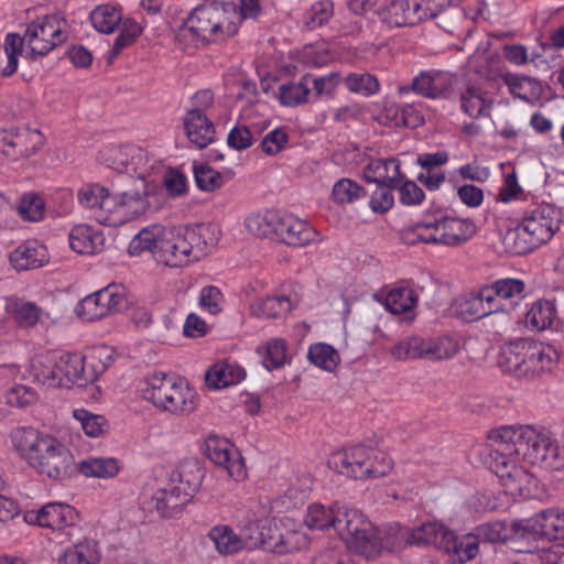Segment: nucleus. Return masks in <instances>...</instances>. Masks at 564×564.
Returning <instances> with one entry per match:
<instances>
[{
    "label": "nucleus",
    "mask_w": 564,
    "mask_h": 564,
    "mask_svg": "<svg viewBox=\"0 0 564 564\" xmlns=\"http://www.w3.org/2000/svg\"><path fill=\"white\" fill-rule=\"evenodd\" d=\"M558 352L551 345L531 338H517L501 348L498 365L518 379L534 381L551 375L558 365Z\"/></svg>",
    "instance_id": "obj_1"
},
{
    "label": "nucleus",
    "mask_w": 564,
    "mask_h": 564,
    "mask_svg": "<svg viewBox=\"0 0 564 564\" xmlns=\"http://www.w3.org/2000/svg\"><path fill=\"white\" fill-rule=\"evenodd\" d=\"M562 224V213L551 204H541L525 212L514 228L503 237L506 249L513 254H525L549 242Z\"/></svg>",
    "instance_id": "obj_2"
},
{
    "label": "nucleus",
    "mask_w": 564,
    "mask_h": 564,
    "mask_svg": "<svg viewBox=\"0 0 564 564\" xmlns=\"http://www.w3.org/2000/svg\"><path fill=\"white\" fill-rule=\"evenodd\" d=\"M477 231L470 218L447 216L443 210L426 212L423 219L405 229L402 239L406 245L417 242L456 247L470 240Z\"/></svg>",
    "instance_id": "obj_3"
},
{
    "label": "nucleus",
    "mask_w": 564,
    "mask_h": 564,
    "mask_svg": "<svg viewBox=\"0 0 564 564\" xmlns=\"http://www.w3.org/2000/svg\"><path fill=\"white\" fill-rule=\"evenodd\" d=\"M393 465L387 453L365 445L345 448L328 459V466L338 474L362 481L389 475Z\"/></svg>",
    "instance_id": "obj_4"
},
{
    "label": "nucleus",
    "mask_w": 564,
    "mask_h": 564,
    "mask_svg": "<svg viewBox=\"0 0 564 564\" xmlns=\"http://www.w3.org/2000/svg\"><path fill=\"white\" fill-rule=\"evenodd\" d=\"M490 447L502 455H516L518 460L538 465L550 436L532 426H500L488 433Z\"/></svg>",
    "instance_id": "obj_5"
},
{
    "label": "nucleus",
    "mask_w": 564,
    "mask_h": 564,
    "mask_svg": "<svg viewBox=\"0 0 564 564\" xmlns=\"http://www.w3.org/2000/svg\"><path fill=\"white\" fill-rule=\"evenodd\" d=\"M246 227L258 237L274 236L292 247H304L318 239V232L308 223L291 214L267 212L253 215L246 219Z\"/></svg>",
    "instance_id": "obj_6"
},
{
    "label": "nucleus",
    "mask_w": 564,
    "mask_h": 564,
    "mask_svg": "<svg viewBox=\"0 0 564 564\" xmlns=\"http://www.w3.org/2000/svg\"><path fill=\"white\" fill-rule=\"evenodd\" d=\"M204 227L198 228H167L161 239L156 251V261L167 267L178 268L191 262V254L195 249L203 252L206 241H200Z\"/></svg>",
    "instance_id": "obj_7"
},
{
    "label": "nucleus",
    "mask_w": 564,
    "mask_h": 564,
    "mask_svg": "<svg viewBox=\"0 0 564 564\" xmlns=\"http://www.w3.org/2000/svg\"><path fill=\"white\" fill-rule=\"evenodd\" d=\"M371 529V523L360 511L340 505L337 511V521H335V531L348 546L367 555L373 553L377 550V544Z\"/></svg>",
    "instance_id": "obj_8"
},
{
    "label": "nucleus",
    "mask_w": 564,
    "mask_h": 564,
    "mask_svg": "<svg viewBox=\"0 0 564 564\" xmlns=\"http://www.w3.org/2000/svg\"><path fill=\"white\" fill-rule=\"evenodd\" d=\"M66 21L57 14H47L31 22L22 39L33 55L44 56L66 40Z\"/></svg>",
    "instance_id": "obj_9"
},
{
    "label": "nucleus",
    "mask_w": 564,
    "mask_h": 564,
    "mask_svg": "<svg viewBox=\"0 0 564 564\" xmlns=\"http://www.w3.org/2000/svg\"><path fill=\"white\" fill-rule=\"evenodd\" d=\"M127 304L123 286L109 284L87 296L76 305L78 317L94 322L120 312Z\"/></svg>",
    "instance_id": "obj_10"
},
{
    "label": "nucleus",
    "mask_w": 564,
    "mask_h": 564,
    "mask_svg": "<svg viewBox=\"0 0 564 564\" xmlns=\"http://www.w3.org/2000/svg\"><path fill=\"white\" fill-rule=\"evenodd\" d=\"M490 468L499 477L501 485L511 495H523L529 491L534 477L524 467L519 466L516 455H502L491 447Z\"/></svg>",
    "instance_id": "obj_11"
},
{
    "label": "nucleus",
    "mask_w": 564,
    "mask_h": 564,
    "mask_svg": "<svg viewBox=\"0 0 564 564\" xmlns=\"http://www.w3.org/2000/svg\"><path fill=\"white\" fill-rule=\"evenodd\" d=\"M215 7L212 3L197 6L183 21L176 33L180 42L202 40L218 43L219 33L214 28L216 15Z\"/></svg>",
    "instance_id": "obj_12"
},
{
    "label": "nucleus",
    "mask_w": 564,
    "mask_h": 564,
    "mask_svg": "<svg viewBox=\"0 0 564 564\" xmlns=\"http://www.w3.org/2000/svg\"><path fill=\"white\" fill-rule=\"evenodd\" d=\"M455 76L443 70H423L412 79L411 86L400 88V93L415 94L430 99L449 98L453 94Z\"/></svg>",
    "instance_id": "obj_13"
},
{
    "label": "nucleus",
    "mask_w": 564,
    "mask_h": 564,
    "mask_svg": "<svg viewBox=\"0 0 564 564\" xmlns=\"http://www.w3.org/2000/svg\"><path fill=\"white\" fill-rule=\"evenodd\" d=\"M206 453L208 458L221 466L235 480H241L246 476L245 463L239 451L228 440L210 435L206 440Z\"/></svg>",
    "instance_id": "obj_14"
},
{
    "label": "nucleus",
    "mask_w": 564,
    "mask_h": 564,
    "mask_svg": "<svg viewBox=\"0 0 564 564\" xmlns=\"http://www.w3.org/2000/svg\"><path fill=\"white\" fill-rule=\"evenodd\" d=\"M40 458L33 463L32 468L41 475L55 480L66 478L73 469L74 458L72 453L56 438L48 445Z\"/></svg>",
    "instance_id": "obj_15"
},
{
    "label": "nucleus",
    "mask_w": 564,
    "mask_h": 564,
    "mask_svg": "<svg viewBox=\"0 0 564 564\" xmlns=\"http://www.w3.org/2000/svg\"><path fill=\"white\" fill-rule=\"evenodd\" d=\"M76 514L73 507L66 503L50 502L39 510H29L24 513V521L31 525H39L52 530H62L72 525Z\"/></svg>",
    "instance_id": "obj_16"
},
{
    "label": "nucleus",
    "mask_w": 564,
    "mask_h": 564,
    "mask_svg": "<svg viewBox=\"0 0 564 564\" xmlns=\"http://www.w3.org/2000/svg\"><path fill=\"white\" fill-rule=\"evenodd\" d=\"M188 503L170 482L166 487L158 489L149 499L143 501V508L149 512H156L160 518L172 519L178 517Z\"/></svg>",
    "instance_id": "obj_17"
},
{
    "label": "nucleus",
    "mask_w": 564,
    "mask_h": 564,
    "mask_svg": "<svg viewBox=\"0 0 564 564\" xmlns=\"http://www.w3.org/2000/svg\"><path fill=\"white\" fill-rule=\"evenodd\" d=\"M205 477V469L196 459L184 460L176 469L170 474V484L180 494L188 498V502L198 491Z\"/></svg>",
    "instance_id": "obj_18"
},
{
    "label": "nucleus",
    "mask_w": 564,
    "mask_h": 564,
    "mask_svg": "<svg viewBox=\"0 0 564 564\" xmlns=\"http://www.w3.org/2000/svg\"><path fill=\"white\" fill-rule=\"evenodd\" d=\"M47 249L37 240H26L20 243L9 254V262L15 271L39 269L48 263Z\"/></svg>",
    "instance_id": "obj_19"
},
{
    "label": "nucleus",
    "mask_w": 564,
    "mask_h": 564,
    "mask_svg": "<svg viewBox=\"0 0 564 564\" xmlns=\"http://www.w3.org/2000/svg\"><path fill=\"white\" fill-rule=\"evenodd\" d=\"M240 539L242 540L243 549L253 550L263 547L272 550L278 553H289L295 550L294 545H288V540L282 536L280 541H273L272 536L264 533V525L262 521H249L241 528Z\"/></svg>",
    "instance_id": "obj_20"
},
{
    "label": "nucleus",
    "mask_w": 564,
    "mask_h": 564,
    "mask_svg": "<svg viewBox=\"0 0 564 564\" xmlns=\"http://www.w3.org/2000/svg\"><path fill=\"white\" fill-rule=\"evenodd\" d=\"M183 123L188 141L198 149H204L214 141L215 126L207 113L187 110Z\"/></svg>",
    "instance_id": "obj_21"
},
{
    "label": "nucleus",
    "mask_w": 564,
    "mask_h": 564,
    "mask_svg": "<svg viewBox=\"0 0 564 564\" xmlns=\"http://www.w3.org/2000/svg\"><path fill=\"white\" fill-rule=\"evenodd\" d=\"M246 377L245 369L236 361L226 359L217 361L205 375L206 384L213 389H223L235 386Z\"/></svg>",
    "instance_id": "obj_22"
},
{
    "label": "nucleus",
    "mask_w": 564,
    "mask_h": 564,
    "mask_svg": "<svg viewBox=\"0 0 564 564\" xmlns=\"http://www.w3.org/2000/svg\"><path fill=\"white\" fill-rule=\"evenodd\" d=\"M400 166V161L393 158L371 160L365 167L364 175L368 183L398 186L404 178Z\"/></svg>",
    "instance_id": "obj_23"
},
{
    "label": "nucleus",
    "mask_w": 564,
    "mask_h": 564,
    "mask_svg": "<svg viewBox=\"0 0 564 564\" xmlns=\"http://www.w3.org/2000/svg\"><path fill=\"white\" fill-rule=\"evenodd\" d=\"M454 564H463L475 558L479 552V541L475 534L457 536L449 530L443 549Z\"/></svg>",
    "instance_id": "obj_24"
},
{
    "label": "nucleus",
    "mask_w": 564,
    "mask_h": 564,
    "mask_svg": "<svg viewBox=\"0 0 564 564\" xmlns=\"http://www.w3.org/2000/svg\"><path fill=\"white\" fill-rule=\"evenodd\" d=\"M172 391L161 410L175 415H186L195 411L198 395L184 379L180 378Z\"/></svg>",
    "instance_id": "obj_25"
},
{
    "label": "nucleus",
    "mask_w": 564,
    "mask_h": 564,
    "mask_svg": "<svg viewBox=\"0 0 564 564\" xmlns=\"http://www.w3.org/2000/svg\"><path fill=\"white\" fill-rule=\"evenodd\" d=\"M57 379L61 381L58 387H68L69 384L85 386L84 372L85 360L80 354H56Z\"/></svg>",
    "instance_id": "obj_26"
},
{
    "label": "nucleus",
    "mask_w": 564,
    "mask_h": 564,
    "mask_svg": "<svg viewBox=\"0 0 564 564\" xmlns=\"http://www.w3.org/2000/svg\"><path fill=\"white\" fill-rule=\"evenodd\" d=\"M178 380L180 377L174 373L153 372L147 379L143 398L151 401L155 408L161 409Z\"/></svg>",
    "instance_id": "obj_27"
},
{
    "label": "nucleus",
    "mask_w": 564,
    "mask_h": 564,
    "mask_svg": "<svg viewBox=\"0 0 564 564\" xmlns=\"http://www.w3.org/2000/svg\"><path fill=\"white\" fill-rule=\"evenodd\" d=\"M212 6L215 7V24L217 30L218 42L226 41L236 35L239 31L241 22L236 12V3L234 1H213Z\"/></svg>",
    "instance_id": "obj_28"
},
{
    "label": "nucleus",
    "mask_w": 564,
    "mask_h": 564,
    "mask_svg": "<svg viewBox=\"0 0 564 564\" xmlns=\"http://www.w3.org/2000/svg\"><path fill=\"white\" fill-rule=\"evenodd\" d=\"M492 99L481 87L468 86L460 94V109L473 119L489 117Z\"/></svg>",
    "instance_id": "obj_29"
},
{
    "label": "nucleus",
    "mask_w": 564,
    "mask_h": 564,
    "mask_svg": "<svg viewBox=\"0 0 564 564\" xmlns=\"http://www.w3.org/2000/svg\"><path fill=\"white\" fill-rule=\"evenodd\" d=\"M378 17L383 23L394 28L417 23V18L412 10L411 0H392L383 7L380 6Z\"/></svg>",
    "instance_id": "obj_30"
},
{
    "label": "nucleus",
    "mask_w": 564,
    "mask_h": 564,
    "mask_svg": "<svg viewBox=\"0 0 564 564\" xmlns=\"http://www.w3.org/2000/svg\"><path fill=\"white\" fill-rule=\"evenodd\" d=\"M100 553L94 540H83L67 546L57 558V564H99Z\"/></svg>",
    "instance_id": "obj_31"
},
{
    "label": "nucleus",
    "mask_w": 564,
    "mask_h": 564,
    "mask_svg": "<svg viewBox=\"0 0 564 564\" xmlns=\"http://www.w3.org/2000/svg\"><path fill=\"white\" fill-rule=\"evenodd\" d=\"M69 247L79 254H94L101 250L104 237L88 225H77L69 232Z\"/></svg>",
    "instance_id": "obj_32"
},
{
    "label": "nucleus",
    "mask_w": 564,
    "mask_h": 564,
    "mask_svg": "<svg viewBox=\"0 0 564 564\" xmlns=\"http://www.w3.org/2000/svg\"><path fill=\"white\" fill-rule=\"evenodd\" d=\"M448 532L449 530L441 523L426 522L409 532L406 542L419 546L434 545L442 551Z\"/></svg>",
    "instance_id": "obj_33"
},
{
    "label": "nucleus",
    "mask_w": 564,
    "mask_h": 564,
    "mask_svg": "<svg viewBox=\"0 0 564 564\" xmlns=\"http://www.w3.org/2000/svg\"><path fill=\"white\" fill-rule=\"evenodd\" d=\"M82 359L85 360L84 381L87 384L96 381L112 364V350L107 346H96L82 355Z\"/></svg>",
    "instance_id": "obj_34"
},
{
    "label": "nucleus",
    "mask_w": 564,
    "mask_h": 564,
    "mask_svg": "<svg viewBox=\"0 0 564 564\" xmlns=\"http://www.w3.org/2000/svg\"><path fill=\"white\" fill-rule=\"evenodd\" d=\"M535 516L539 522H529V528L534 530L535 525L547 540L564 539V509L550 508Z\"/></svg>",
    "instance_id": "obj_35"
},
{
    "label": "nucleus",
    "mask_w": 564,
    "mask_h": 564,
    "mask_svg": "<svg viewBox=\"0 0 564 564\" xmlns=\"http://www.w3.org/2000/svg\"><path fill=\"white\" fill-rule=\"evenodd\" d=\"M55 352L37 355L31 359L30 376L33 381L48 386L58 387L61 381L57 379Z\"/></svg>",
    "instance_id": "obj_36"
},
{
    "label": "nucleus",
    "mask_w": 564,
    "mask_h": 564,
    "mask_svg": "<svg viewBox=\"0 0 564 564\" xmlns=\"http://www.w3.org/2000/svg\"><path fill=\"white\" fill-rule=\"evenodd\" d=\"M503 80L514 97L527 102L534 104L542 96V86L534 78L524 75L507 74Z\"/></svg>",
    "instance_id": "obj_37"
},
{
    "label": "nucleus",
    "mask_w": 564,
    "mask_h": 564,
    "mask_svg": "<svg viewBox=\"0 0 564 564\" xmlns=\"http://www.w3.org/2000/svg\"><path fill=\"white\" fill-rule=\"evenodd\" d=\"M538 521L536 516L521 520L519 522H513L511 525V535L510 540H513L516 543H527L525 547H517V552L520 553H534L539 550V540L544 539L542 532L539 528L534 525V530L529 528V522Z\"/></svg>",
    "instance_id": "obj_38"
},
{
    "label": "nucleus",
    "mask_w": 564,
    "mask_h": 564,
    "mask_svg": "<svg viewBox=\"0 0 564 564\" xmlns=\"http://www.w3.org/2000/svg\"><path fill=\"white\" fill-rule=\"evenodd\" d=\"M417 301L419 295L415 290L410 286H398L387 294L384 306L392 314L400 315L412 312Z\"/></svg>",
    "instance_id": "obj_39"
},
{
    "label": "nucleus",
    "mask_w": 564,
    "mask_h": 564,
    "mask_svg": "<svg viewBox=\"0 0 564 564\" xmlns=\"http://www.w3.org/2000/svg\"><path fill=\"white\" fill-rule=\"evenodd\" d=\"M167 228L161 225H153L142 229L130 242L129 252L138 254L142 251H151L156 259V251L161 239L164 238Z\"/></svg>",
    "instance_id": "obj_40"
},
{
    "label": "nucleus",
    "mask_w": 564,
    "mask_h": 564,
    "mask_svg": "<svg viewBox=\"0 0 564 564\" xmlns=\"http://www.w3.org/2000/svg\"><path fill=\"white\" fill-rule=\"evenodd\" d=\"M149 206L145 195L139 192L119 194V225L131 221L145 213Z\"/></svg>",
    "instance_id": "obj_41"
},
{
    "label": "nucleus",
    "mask_w": 564,
    "mask_h": 564,
    "mask_svg": "<svg viewBox=\"0 0 564 564\" xmlns=\"http://www.w3.org/2000/svg\"><path fill=\"white\" fill-rule=\"evenodd\" d=\"M90 22L99 33L110 34L119 26L122 20V12L119 8L100 4L89 15Z\"/></svg>",
    "instance_id": "obj_42"
},
{
    "label": "nucleus",
    "mask_w": 564,
    "mask_h": 564,
    "mask_svg": "<svg viewBox=\"0 0 564 564\" xmlns=\"http://www.w3.org/2000/svg\"><path fill=\"white\" fill-rule=\"evenodd\" d=\"M556 315L555 305L546 300H538L525 315V323L532 330L541 332L552 326Z\"/></svg>",
    "instance_id": "obj_43"
},
{
    "label": "nucleus",
    "mask_w": 564,
    "mask_h": 564,
    "mask_svg": "<svg viewBox=\"0 0 564 564\" xmlns=\"http://www.w3.org/2000/svg\"><path fill=\"white\" fill-rule=\"evenodd\" d=\"M208 538L215 544L216 550L223 555L235 554L243 550L240 535L236 534L228 525H216L212 528Z\"/></svg>",
    "instance_id": "obj_44"
},
{
    "label": "nucleus",
    "mask_w": 564,
    "mask_h": 564,
    "mask_svg": "<svg viewBox=\"0 0 564 564\" xmlns=\"http://www.w3.org/2000/svg\"><path fill=\"white\" fill-rule=\"evenodd\" d=\"M78 470L86 477L111 478L119 470V462L113 457H89L78 465Z\"/></svg>",
    "instance_id": "obj_45"
},
{
    "label": "nucleus",
    "mask_w": 564,
    "mask_h": 564,
    "mask_svg": "<svg viewBox=\"0 0 564 564\" xmlns=\"http://www.w3.org/2000/svg\"><path fill=\"white\" fill-rule=\"evenodd\" d=\"M340 505L334 503L326 508L321 503H312L307 508L305 524L310 529L326 530L333 528L335 530V521H337V511Z\"/></svg>",
    "instance_id": "obj_46"
},
{
    "label": "nucleus",
    "mask_w": 564,
    "mask_h": 564,
    "mask_svg": "<svg viewBox=\"0 0 564 564\" xmlns=\"http://www.w3.org/2000/svg\"><path fill=\"white\" fill-rule=\"evenodd\" d=\"M254 313L264 318H280L292 310L289 296L283 294L270 295L260 299L253 306Z\"/></svg>",
    "instance_id": "obj_47"
},
{
    "label": "nucleus",
    "mask_w": 564,
    "mask_h": 564,
    "mask_svg": "<svg viewBox=\"0 0 564 564\" xmlns=\"http://www.w3.org/2000/svg\"><path fill=\"white\" fill-rule=\"evenodd\" d=\"M311 75L306 74L302 76L297 83L283 84L279 88V97L281 104L284 106H299L307 101V97L311 93L310 89Z\"/></svg>",
    "instance_id": "obj_48"
},
{
    "label": "nucleus",
    "mask_w": 564,
    "mask_h": 564,
    "mask_svg": "<svg viewBox=\"0 0 564 564\" xmlns=\"http://www.w3.org/2000/svg\"><path fill=\"white\" fill-rule=\"evenodd\" d=\"M73 417L79 422L84 433L89 437H100L108 433L109 422L100 414H95L86 409H75Z\"/></svg>",
    "instance_id": "obj_49"
},
{
    "label": "nucleus",
    "mask_w": 564,
    "mask_h": 564,
    "mask_svg": "<svg viewBox=\"0 0 564 564\" xmlns=\"http://www.w3.org/2000/svg\"><path fill=\"white\" fill-rule=\"evenodd\" d=\"M459 351V344L449 336L425 339V359L444 360L453 358Z\"/></svg>",
    "instance_id": "obj_50"
},
{
    "label": "nucleus",
    "mask_w": 564,
    "mask_h": 564,
    "mask_svg": "<svg viewBox=\"0 0 564 564\" xmlns=\"http://www.w3.org/2000/svg\"><path fill=\"white\" fill-rule=\"evenodd\" d=\"M425 339L420 336H408L394 344L390 354L397 360L425 359Z\"/></svg>",
    "instance_id": "obj_51"
},
{
    "label": "nucleus",
    "mask_w": 564,
    "mask_h": 564,
    "mask_svg": "<svg viewBox=\"0 0 564 564\" xmlns=\"http://www.w3.org/2000/svg\"><path fill=\"white\" fill-rule=\"evenodd\" d=\"M25 41L18 33H8L4 39L3 50L7 56V65L0 69L2 77H10L19 66V57L23 52Z\"/></svg>",
    "instance_id": "obj_52"
},
{
    "label": "nucleus",
    "mask_w": 564,
    "mask_h": 564,
    "mask_svg": "<svg viewBox=\"0 0 564 564\" xmlns=\"http://www.w3.org/2000/svg\"><path fill=\"white\" fill-rule=\"evenodd\" d=\"M343 82L349 91L366 97L377 94L380 88L378 78L370 73H349Z\"/></svg>",
    "instance_id": "obj_53"
},
{
    "label": "nucleus",
    "mask_w": 564,
    "mask_h": 564,
    "mask_svg": "<svg viewBox=\"0 0 564 564\" xmlns=\"http://www.w3.org/2000/svg\"><path fill=\"white\" fill-rule=\"evenodd\" d=\"M366 195L367 191L361 185L345 177L337 181L332 191L334 202L339 205L352 204Z\"/></svg>",
    "instance_id": "obj_54"
},
{
    "label": "nucleus",
    "mask_w": 564,
    "mask_h": 564,
    "mask_svg": "<svg viewBox=\"0 0 564 564\" xmlns=\"http://www.w3.org/2000/svg\"><path fill=\"white\" fill-rule=\"evenodd\" d=\"M307 358L313 365L326 371H333L339 361L338 352L330 345L324 343L311 345Z\"/></svg>",
    "instance_id": "obj_55"
},
{
    "label": "nucleus",
    "mask_w": 564,
    "mask_h": 564,
    "mask_svg": "<svg viewBox=\"0 0 564 564\" xmlns=\"http://www.w3.org/2000/svg\"><path fill=\"white\" fill-rule=\"evenodd\" d=\"M194 178L197 187L204 192H213L223 186L224 175L206 163L193 166Z\"/></svg>",
    "instance_id": "obj_56"
},
{
    "label": "nucleus",
    "mask_w": 564,
    "mask_h": 564,
    "mask_svg": "<svg viewBox=\"0 0 564 564\" xmlns=\"http://www.w3.org/2000/svg\"><path fill=\"white\" fill-rule=\"evenodd\" d=\"M142 33V28L132 19H126L122 22L120 33L113 41L110 50V57H117L122 50L132 45Z\"/></svg>",
    "instance_id": "obj_57"
},
{
    "label": "nucleus",
    "mask_w": 564,
    "mask_h": 564,
    "mask_svg": "<svg viewBox=\"0 0 564 564\" xmlns=\"http://www.w3.org/2000/svg\"><path fill=\"white\" fill-rule=\"evenodd\" d=\"M119 194L111 195L106 187V195L95 214L98 223L107 226H119Z\"/></svg>",
    "instance_id": "obj_58"
},
{
    "label": "nucleus",
    "mask_w": 564,
    "mask_h": 564,
    "mask_svg": "<svg viewBox=\"0 0 564 564\" xmlns=\"http://www.w3.org/2000/svg\"><path fill=\"white\" fill-rule=\"evenodd\" d=\"M45 204L35 193H25L19 203L18 213L28 221H39L44 216Z\"/></svg>",
    "instance_id": "obj_59"
},
{
    "label": "nucleus",
    "mask_w": 564,
    "mask_h": 564,
    "mask_svg": "<svg viewBox=\"0 0 564 564\" xmlns=\"http://www.w3.org/2000/svg\"><path fill=\"white\" fill-rule=\"evenodd\" d=\"M44 144V138L39 130H25L15 134L13 145L18 147V159L31 156Z\"/></svg>",
    "instance_id": "obj_60"
},
{
    "label": "nucleus",
    "mask_w": 564,
    "mask_h": 564,
    "mask_svg": "<svg viewBox=\"0 0 564 564\" xmlns=\"http://www.w3.org/2000/svg\"><path fill=\"white\" fill-rule=\"evenodd\" d=\"M286 361V344L281 338L268 341L263 365L268 370L281 368Z\"/></svg>",
    "instance_id": "obj_61"
},
{
    "label": "nucleus",
    "mask_w": 564,
    "mask_h": 564,
    "mask_svg": "<svg viewBox=\"0 0 564 564\" xmlns=\"http://www.w3.org/2000/svg\"><path fill=\"white\" fill-rule=\"evenodd\" d=\"M333 14V2L330 0H319L311 7L307 13L305 25L312 30L317 26H322L329 21Z\"/></svg>",
    "instance_id": "obj_62"
},
{
    "label": "nucleus",
    "mask_w": 564,
    "mask_h": 564,
    "mask_svg": "<svg viewBox=\"0 0 564 564\" xmlns=\"http://www.w3.org/2000/svg\"><path fill=\"white\" fill-rule=\"evenodd\" d=\"M377 187L373 191L369 206L375 213H387L394 204V197L392 191L398 186H390V184H376Z\"/></svg>",
    "instance_id": "obj_63"
},
{
    "label": "nucleus",
    "mask_w": 564,
    "mask_h": 564,
    "mask_svg": "<svg viewBox=\"0 0 564 564\" xmlns=\"http://www.w3.org/2000/svg\"><path fill=\"white\" fill-rule=\"evenodd\" d=\"M539 466L550 470H560L564 467V447L552 437H550V444L543 449Z\"/></svg>",
    "instance_id": "obj_64"
}]
</instances>
